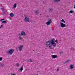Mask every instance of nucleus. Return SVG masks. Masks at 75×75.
Here are the masks:
<instances>
[{"instance_id":"20e7f679","label":"nucleus","mask_w":75,"mask_h":75,"mask_svg":"<svg viewBox=\"0 0 75 75\" xmlns=\"http://www.w3.org/2000/svg\"><path fill=\"white\" fill-rule=\"evenodd\" d=\"M24 21L25 23H28L29 22V18L26 17L25 18Z\"/></svg>"},{"instance_id":"0eeeda50","label":"nucleus","mask_w":75,"mask_h":75,"mask_svg":"<svg viewBox=\"0 0 75 75\" xmlns=\"http://www.w3.org/2000/svg\"><path fill=\"white\" fill-rule=\"evenodd\" d=\"M18 36L19 37V40H22V38H21V35L20 34H18Z\"/></svg>"},{"instance_id":"c9c22d12","label":"nucleus","mask_w":75,"mask_h":75,"mask_svg":"<svg viewBox=\"0 0 75 75\" xmlns=\"http://www.w3.org/2000/svg\"><path fill=\"white\" fill-rule=\"evenodd\" d=\"M12 20V18H11L10 19V20Z\"/></svg>"},{"instance_id":"dca6fc26","label":"nucleus","mask_w":75,"mask_h":75,"mask_svg":"<svg viewBox=\"0 0 75 75\" xmlns=\"http://www.w3.org/2000/svg\"><path fill=\"white\" fill-rule=\"evenodd\" d=\"M70 61H71V60H68L66 62H65L64 63V64H66V63H68V62H69Z\"/></svg>"},{"instance_id":"b1692460","label":"nucleus","mask_w":75,"mask_h":75,"mask_svg":"<svg viewBox=\"0 0 75 75\" xmlns=\"http://www.w3.org/2000/svg\"><path fill=\"white\" fill-rule=\"evenodd\" d=\"M0 8L1 9V10L2 11H4V9H3V8Z\"/></svg>"},{"instance_id":"2f4dec72","label":"nucleus","mask_w":75,"mask_h":75,"mask_svg":"<svg viewBox=\"0 0 75 75\" xmlns=\"http://www.w3.org/2000/svg\"><path fill=\"white\" fill-rule=\"evenodd\" d=\"M57 71H59V69L58 68L57 69Z\"/></svg>"},{"instance_id":"ddd939ff","label":"nucleus","mask_w":75,"mask_h":75,"mask_svg":"<svg viewBox=\"0 0 75 75\" xmlns=\"http://www.w3.org/2000/svg\"><path fill=\"white\" fill-rule=\"evenodd\" d=\"M19 70L21 71H22L23 70V66L21 67V68Z\"/></svg>"},{"instance_id":"f8f14e48","label":"nucleus","mask_w":75,"mask_h":75,"mask_svg":"<svg viewBox=\"0 0 75 75\" xmlns=\"http://www.w3.org/2000/svg\"><path fill=\"white\" fill-rule=\"evenodd\" d=\"M49 10L50 12H52L53 11V9L52 8H49Z\"/></svg>"},{"instance_id":"7ed1b4c3","label":"nucleus","mask_w":75,"mask_h":75,"mask_svg":"<svg viewBox=\"0 0 75 75\" xmlns=\"http://www.w3.org/2000/svg\"><path fill=\"white\" fill-rule=\"evenodd\" d=\"M52 23V21H51V19L50 18L49 19L48 21L46 23V24H47V25H50V24Z\"/></svg>"},{"instance_id":"bb28decb","label":"nucleus","mask_w":75,"mask_h":75,"mask_svg":"<svg viewBox=\"0 0 75 75\" xmlns=\"http://www.w3.org/2000/svg\"><path fill=\"white\" fill-rule=\"evenodd\" d=\"M19 64L18 63H17L16 64V66H17V67H18V66H19Z\"/></svg>"},{"instance_id":"e433bc0d","label":"nucleus","mask_w":75,"mask_h":75,"mask_svg":"<svg viewBox=\"0 0 75 75\" xmlns=\"http://www.w3.org/2000/svg\"><path fill=\"white\" fill-rule=\"evenodd\" d=\"M58 1H60V0H58Z\"/></svg>"},{"instance_id":"cd10ccee","label":"nucleus","mask_w":75,"mask_h":75,"mask_svg":"<svg viewBox=\"0 0 75 75\" xmlns=\"http://www.w3.org/2000/svg\"><path fill=\"white\" fill-rule=\"evenodd\" d=\"M2 15H3L4 14H5V13H4V12L3 11H2Z\"/></svg>"},{"instance_id":"4be33fe9","label":"nucleus","mask_w":75,"mask_h":75,"mask_svg":"<svg viewBox=\"0 0 75 75\" xmlns=\"http://www.w3.org/2000/svg\"><path fill=\"white\" fill-rule=\"evenodd\" d=\"M28 61L29 62H33V60H32V59H29V60H28Z\"/></svg>"},{"instance_id":"c85d7f7f","label":"nucleus","mask_w":75,"mask_h":75,"mask_svg":"<svg viewBox=\"0 0 75 75\" xmlns=\"http://www.w3.org/2000/svg\"><path fill=\"white\" fill-rule=\"evenodd\" d=\"M3 25H1V26H0V28H2V27H3Z\"/></svg>"},{"instance_id":"f03ea898","label":"nucleus","mask_w":75,"mask_h":75,"mask_svg":"<svg viewBox=\"0 0 75 75\" xmlns=\"http://www.w3.org/2000/svg\"><path fill=\"white\" fill-rule=\"evenodd\" d=\"M14 49H11L9 50H8L7 52V53L8 54H9L10 55H12V54L14 52Z\"/></svg>"},{"instance_id":"aec40b11","label":"nucleus","mask_w":75,"mask_h":75,"mask_svg":"<svg viewBox=\"0 0 75 75\" xmlns=\"http://www.w3.org/2000/svg\"><path fill=\"white\" fill-rule=\"evenodd\" d=\"M54 2L55 3H58V2H59L58 0H54Z\"/></svg>"},{"instance_id":"9b49d317","label":"nucleus","mask_w":75,"mask_h":75,"mask_svg":"<svg viewBox=\"0 0 75 75\" xmlns=\"http://www.w3.org/2000/svg\"><path fill=\"white\" fill-rule=\"evenodd\" d=\"M10 16L11 17H14V14L13 13H11L10 14Z\"/></svg>"},{"instance_id":"6ab92c4d","label":"nucleus","mask_w":75,"mask_h":75,"mask_svg":"<svg viewBox=\"0 0 75 75\" xmlns=\"http://www.w3.org/2000/svg\"><path fill=\"white\" fill-rule=\"evenodd\" d=\"M2 23H4V24H6L7 23V22H6V21H3L2 22Z\"/></svg>"},{"instance_id":"6e6552de","label":"nucleus","mask_w":75,"mask_h":75,"mask_svg":"<svg viewBox=\"0 0 75 75\" xmlns=\"http://www.w3.org/2000/svg\"><path fill=\"white\" fill-rule=\"evenodd\" d=\"M51 56H52V58H57V57H58V56H57V55H51Z\"/></svg>"},{"instance_id":"f704fd0d","label":"nucleus","mask_w":75,"mask_h":75,"mask_svg":"<svg viewBox=\"0 0 75 75\" xmlns=\"http://www.w3.org/2000/svg\"><path fill=\"white\" fill-rule=\"evenodd\" d=\"M74 8L75 9V5L74 6Z\"/></svg>"},{"instance_id":"a878e982","label":"nucleus","mask_w":75,"mask_h":75,"mask_svg":"<svg viewBox=\"0 0 75 75\" xmlns=\"http://www.w3.org/2000/svg\"><path fill=\"white\" fill-rule=\"evenodd\" d=\"M2 59H3V58L2 57H1L0 58V61H2Z\"/></svg>"},{"instance_id":"5701e85b","label":"nucleus","mask_w":75,"mask_h":75,"mask_svg":"<svg viewBox=\"0 0 75 75\" xmlns=\"http://www.w3.org/2000/svg\"><path fill=\"white\" fill-rule=\"evenodd\" d=\"M70 50H74V48L73 47H71V48H70Z\"/></svg>"},{"instance_id":"39448f33","label":"nucleus","mask_w":75,"mask_h":75,"mask_svg":"<svg viewBox=\"0 0 75 75\" xmlns=\"http://www.w3.org/2000/svg\"><path fill=\"white\" fill-rule=\"evenodd\" d=\"M60 25H61V27H66V25L64 24V23H62L61 22L60 23Z\"/></svg>"},{"instance_id":"393cba45","label":"nucleus","mask_w":75,"mask_h":75,"mask_svg":"<svg viewBox=\"0 0 75 75\" xmlns=\"http://www.w3.org/2000/svg\"><path fill=\"white\" fill-rule=\"evenodd\" d=\"M73 11H70V13H73Z\"/></svg>"},{"instance_id":"1a4fd4ad","label":"nucleus","mask_w":75,"mask_h":75,"mask_svg":"<svg viewBox=\"0 0 75 75\" xmlns=\"http://www.w3.org/2000/svg\"><path fill=\"white\" fill-rule=\"evenodd\" d=\"M21 35H26V34H25V33L24 32V31H22L21 33Z\"/></svg>"},{"instance_id":"412c9836","label":"nucleus","mask_w":75,"mask_h":75,"mask_svg":"<svg viewBox=\"0 0 75 75\" xmlns=\"http://www.w3.org/2000/svg\"><path fill=\"white\" fill-rule=\"evenodd\" d=\"M61 21L63 22V23H65V21L63 19H62V20Z\"/></svg>"},{"instance_id":"f257e3e1","label":"nucleus","mask_w":75,"mask_h":75,"mask_svg":"<svg viewBox=\"0 0 75 75\" xmlns=\"http://www.w3.org/2000/svg\"><path fill=\"white\" fill-rule=\"evenodd\" d=\"M54 41H55V39L54 38L52 39L51 40H48L46 42V44L47 46H48V45H50L51 44L54 47H55L57 45L56 43L54 42Z\"/></svg>"},{"instance_id":"473e14b6","label":"nucleus","mask_w":75,"mask_h":75,"mask_svg":"<svg viewBox=\"0 0 75 75\" xmlns=\"http://www.w3.org/2000/svg\"><path fill=\"white\" fill-rule=\"evenodd\" d=\"M4 20V19H2L1 20H0V21H2V20Z\"/></svg>"},{"instance_id":"f3484780","label":"nucleus","mask_w":75,"mask_h":75,"mask_svg":"<svg viewBox=\"0 0 75 75\" xmlns=\"http://www.w3.org/2000/svg\"><path fill=\"white\" fill-rule=\"evenodd\" d=\"M49 48L50 49H52V45H50L49 46Z\"/></svg>"},{"instance_id":"4468645a","label":"nucleus","mask_w":75,"mask_h":75,"mask_svg":"<svg viewBox=\"0 0 75 75\" xmlns=\"http://www.w3.org/2000/svg\"><path fill=\"white\" fill-rule=\"evenodd\" d=\"M17 4L16 3L13 6V8H16V7H17Z\"/></svg>"},{"instance_id":"2eb2a0df","label":"nucleus","mask_w":75,"mask_h":75,"mask_svg":"<svg viewBox=\"0 0 75 75\" xmlns=\"http://www.w3.org/2000/svg\"><path fill=\"white\" fill-rule=\"evenodd\" d=\"M0 66H1V67H4V64H3L1 63H0Z\"/></svg>"},{"instance_id":"423d86ee","label":"nucleus","mask_w":75,"mask_h":75,"mask_svg":"<svg viewBox=\"0 0 75 75\" xmlns=\"http://www.w3.org/2000/svg\"><path fill=\"white\" fill-rule=\"evenodd\" d=\"M23 48V45H20L19 47V50L20 51H21L22 49Z\"/></svg>"},{"instance_id":"9d476101","label":"nucleus","mask_w":75,"mask_h":75,"mask_svg":"<svg viewBox=\"0 0 75 75\" xmlns=\"http://www.w3.org/2000/svg\"><path fill=\"white\" fill-rule=\"evenodd\" d=\"M74 64H71L70 65V69H72L73 68H74Z\"/></svg>"},{"instance_id":"7c9ffc66","label":"nucleus","mask_w":75,"mask_h":75,"mask_svg":"<svg viewBox=\"0 0 75 75\" xmlns=\"http://www.w3.org/2000/svg\"><path fill=\"white\" fill-rule=\"evenodd\" d=\"M58 42V40H56L55 41V42Z\"/></svg>"},{"instance_id":"c756f323","label":"nucleus","mask_w":75,"mask_h":75,"mask_svg":"<svg viewBox=\"0 0 75 75\" xmlns=\"http://www.w3.org/2000/svg\"><path fill=\"white\" fill-rule=\"evenodd\" d=\"M63 54V52H60V54Z\"/></svg>"},{"instance_id":"a211bd4d","label":"nucleus","mask_w":75,"mask_h":75,"mask_svg":"<svg viewBox=\"0 0 75 75\" xmlns=\"http://www.w3.org/2000/svg\"><path fill=\"white\" fill-rule=\"evenodd\" d=\"M35 13L36 14H37L38 13V11H35Z\"/></svg>"},{"instance_id":"72a5a7b5","label":"nucleus","mask_w":75,"mask_h":75,"mask_svg":"<svg viewBox=\"0 0 75 75\" xmlns=\"http://www.w3.org/2000/svg\"><path fill=\"white\" fill-rule=\"evenodd\" d=\"M11 75H16V74H12Z\"/></svg>"}]
</instances>
